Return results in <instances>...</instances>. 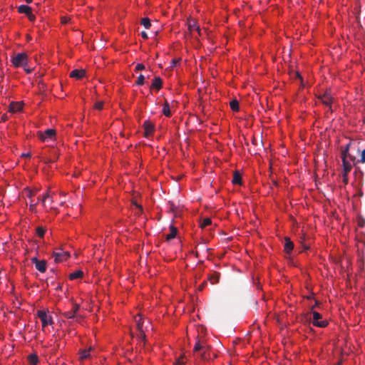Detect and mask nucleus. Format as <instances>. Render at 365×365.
I'll return each mask as SVG.
<instances>
[{
  "label": "nucleus",
  "instance_id": "nucleus-1",
  "mask_svg": "<svg viewBox=\"0 0 365 365\" xmlns=\"http://www.w3.org/2000/svg\"><path fill=\"white\" fill-rule=\"evenodd\" d=\"M210 346L205 341L197 339L193 348V353L202 360H207L210 357Z\"/></svg>",
  "mask_w": 365,
  "mask_h": 365
},
{
  "label": "nucleus",
  "instance_id": "nucleus-2",
  "mask_svg": "<svg viewBox=\"0 0 365 365\" xmlns=\"http://www.w3.org/2000/svg\"><path fill=\"white\" fill-rule=\"evenodd\" d=\"M28 56L25 53H19L11 59V62L15 67L26 66Z\"/></svg>",
  "mask_w": 365,
  "mask_h": 365
},
{
  "label": "nucleus",
  "instance_id": "nucleus-3",
  "mask_svg": "<svg viewBox=\"0 0 365 365\" xmlns=\"http://www.w3.org/2000/svg\"><path fill=\"white\" fill-rule=\"evenodd\" d=\"M37 136L42 142L48 141L49 140H52L55 138L56 130L49 128L46 130L44 132L38 131L37 132Z\"/></svg>",
  "mask_w": 365,
  "mask_h": 365
},
{
  "label": "nucleus",
  "instance_id": "nucleus-4",
  "mask_svg": "<svg viewBox=\"0 0 365 365\" xmlns=\"http://www.w3.org/2000/svg\"><path fill=\"white\" fill-rule=\"evenodd\" d=\"M318 101L326 106L329 107L330 111L331 113L333 112V110L331 109L333 98L329 91H326L323 95L319 96L318 97Z\"/></svg>",
  "mask_w": 365,
  "mask_h": 365
},
{
  "label": "nucleus",
  "instance_id": "nucleus-5",
  "mask_svg": "<svg viewBox=\"0 0 365 365\" xmlns=\"http://www.w3.org/2000/svg\"><path fill=\"white\" fill-rule=\"evenodd\" d=\"M312 314H313L312 324L314 326L321 327V328H324L327 326V324H328L327 321H326V320L320 321L319 320L322 318V316L321 314H319L317 312H312Z\"/></svg>",
  "mask_w": 365,
  "mask_h": 365
},
{
  "label": "nucleus",
  "instance_id": "nucleus-6",
  "mask_svg": "<svg viewBox=\"0 0 365 365\" xmlns=\"http://www.w3.org/2000/svg\"><path fill=\"white\" fill-rule=\"evenodd\" d=\"M32 263L35 264L36 269L41 273L46 271L47 263L46 260H38L36 257L31 259Z\"/></svg>",
  "mask_w": 365,
  "mask_h": 365
},
{
  "label": "nucleus",
  "instance_id": "nucleus-7",
  "mask_svg": "<svg viewBox=\"0 0 365 365\" xmlns=\"http://www.w3.org/2000/svg\"><path fill=\"white\" fill-rule=\"evenodd\" d=\"M37 315L41 321L43 327H45L52 323L51 317L48 316L45 311H38Z\"/></svg>",
  "mask_w": 365,
  "mask_h": 365
},
{
  "label": "nucleus",
  "instance_id": "nucleus-8",
  "mask_svg": "<svg viewBox=\"0 0 365 365\" xmlns=\"http://www.w3.org/2000/svg\"><path fill=\"white\" fill-rule=\"evenodd\" d=\"M23 106L22 102H11L9 106L8 111L12 113L19 112L22 110Z\"/></svg>",
  "mask_w": 365,
  "mask_h": 365
},
{
  "label": "nucleus",
  "instance_id": "nucleus-9",
  "mask_svg": "<svg viewBox=\"0 0 365 365\" xmlns=\"http://www.w3.org/2000/svg\"><path fill=\"white\" fill-rule=\"evenodd\" d=\"M143 126L145 130L144 135L146 138L149 137L154 132V124L152 122L146 120L143 123Z\"/></svg>",
  "mask_w": 365,
  "mask_h": 365
},
{
  "label": "nucleus",
  "instance_id": "nucleus-10",
  "mask_svg": "<svg viewBox=\"0 0 365 365\" xmlns=\"http://www.w3.org/2000/svg\"><path fill=\"white\" fill-rule=\"evenodd\" d=\"M163 86V81L159 76H155L153 81L152 84L150 86V88L151 90L155 89L156 91H159Z\"/></svg>",
  "mask_w": 365,
  "mask_h": 365
},
{
  "label": "nucleus",
  "instance_id": "nucleus-11",
  "mask_svg": "<svg viewBox=\"0 0 365 365\" xmlns=\"http://www.w3.org/2000/svg\"><path fill=\"white\" fill-rule=\"evenodd\" d=\"M86 74V71L83 69H74L70 73V77L76 79L82 78Z\"/></svg>",
  "mask_w": 365,
  "mask_h": 365
},
{
  "label": "nucleus",
  "instance_id": "nucleus-12",
  "mask_svg": "<svg viewBox=\"0 0 365 365\" xmlns=\"http://www.w3.org/2000/svg\"><path fill=\"white\" fill-rule=\"evenodd\" d=\"M53 256L54 257V260L56 262L58 263L62 262L63 259H66L67 257H69V254L67 252H54L53 253Z\"/></svg>",
  "mask_w": 365,
  "mask_h": 365
},
{
  "label": "nucleus",
  "instance_id": "nucleus-13",
  "mask_svg": "<svg viewBox=\"0 0 365 365\" xmlns=\"http://www.w3.org/2000/svg\"><path fill=\"white\" fill-rule=\"evenodd\" d=\"M284 251L289 254L290 253L293 248H294V244L293 242L290 240V239L289 237H285L284 238Z\"/></svg>",
  "mask_w": 365,
  "mask_h": 365
},
{
  "label": "nucleus",
  "instance_id": "nucleus-14",
  "mask_svg": "<svg viewBox=\"0 0 365 365\" xmlns=\"http://www.w3.org/2000/svg\"><path fill=\"white\" fill-rule=\"evenodd\" d=\"M220 278V274L217 272H213L208 276V280L212 284H217L219 282Z\"/></svg>",
  "mask_w": 365,
  "mask_h": 365
},
{
  "label": "nucleus",
  "instance_id": "nucleus-15",
  "mask_svg": "<svg viewBox=\"0 0 365 365\" xmlns=\"http://www.w3.org/2000/svg\"><path fill=\"white\" fill-rule=\"evenodd\" d=\"M170 232L166 235L165 239L168 241H170L175 238L178 233V230L176 227H175L173 225L170 226Z\"/></svg>",
  "mask_w": 365,
  "mask_h": 365
},
{
  "label": "nucleus",
  "instance_id": "nucleus-16",
  "mask_svg": "<svg viewBox=\"0 0 365 365\" xmlns=\"http://www.w3.org/2000/svg\"><path fill=\"white\" fill-rule=\"evenodd\" d=\"M230 107L233 112H240V105L237 99H233L230 102Z\"/></svg>",
  "mask_w": 365,
  "mask_h": 365
},
{
  "label": "nucleus",
  "instance_id": "nucleus-17",
  "mask_svg": "<svg viewBox=\"0 0 365 365\" xmlns=\"http://www.w3.org/2000/svg\"><path fill=\"white\" fill-rule=\"evenodd\" d=\"M188 30L192 32L193 30L197 31L198 34L200 35V27L196 25V23L194 20L188 21Z\"/></svg>",
  "mask_w": 365,
  "mask_h": 365
},
{
  "label": "nucleus",
  "instance_id": "nucleus-18",
  "mask_svg": "<svg viewBox=\"0 0 365 365\" xmlns=\"http://www.w3.org/2000/svg\"><path fill=\"white\" fill-rule=\"evenodd\" d=\"M232 182L235 185H240L242 183V176L239 172L235 171L234 173Z\"/></svg>",
  "mask_w": 365,
  "mask_h": 365
},
{
  "label": "nucleus",
  "instance_id": "nucleus-19",
  "mask_svg": "<svg viewBox=\"0 0 365 365\" xmlns=\"http://www.w3.org/2000/svg\"><path fill=\"white\" fill-rule=\"evenodd\" d=\"M174 105L173 104L170 107L169 104L166 102L163 107V114H170L172 112H175V110H173Z\"/></svg>",
  "mask_w": 365,
  "mask_h": 365
},
{
  "label": "nucleus",
  "instance_id": "nucleus-20",
  "mask_svg": "<svg viewBox=\"0 0 365 365\" xmlns=\"http://www.w3.org/2000/svg\"><path fill=\"white\" fill-rule=\"evenodd\" d=\"M32 11V9L27 5H21L18 7V11L21 14H25L26 15L29 14L30 11Z\"/></svg>",
  "mask_w": 365,
  "mask_h": 365
},
{
  "label": "nucleus",
  "instance_id": "nucleus-21",
  "mask_svg": "<svg viewBox=\"0 0 365 365\" xmlns=\"http://www.w3.org/2000/svg\"><path fill=\"white\" fill-rule=\"evenodd\" d=\"M342 164L344 173H349L352 168V165L347 160L345 159H344V161H342Z\"/></svg>",
  "mask_w": 365,
  "mask_h": 365
},
{
  "label": "nucleus",
  "instance_id": "nucleus-22",
  "mask_svg": "<svg viewBox=\"0 0 365 365\" xmlns=\"http://www.w3.org/2000/svg\"><path fill=\"white\" fill-rule=\"evenodd\" d=\"M28 361L31 365H36L38 361V356L35 354L29 355Z\"/></svg>",
  "mask_w": 365,
  "mask_h": 365
},
{
  "label": "nucleus",
  "instance_id": "nucleus-23",
  "mask_svg": "<svg viewBox=\"0 0 365 365\" xmlns=\"http://www.w3.org/2000/svg\"><path fill=\"white\" fill-rule=\"evenodd\" d=\"M83 275V272L81 270H77L69 274V279L73 280L76 279L81 278Z\"/></svg>",
  "mask_w": 365,
  "mask_h": 365
},
{
  "label": "nucleus",
  "instance_id": "nucleus-24",
  "mask_svg": "<svg viewBox=\"0 0 365 365\" xmlns=\"http://www.w3.org/2000/svg\"><path fill=\"white\" fill-rule=\"evenodd\" d=\"M188 120L190 123L197 122L199 125H200L202 122V120L199 118V115H190Z\"/></svg>",
  "mask_w": 365,
  "mask_h": 365
},
{
  "label": "nucleus",
  "instance_id": "nucleus-25",
  "mask_svg": "<svg viewBox=\"0 0 365 365\" xmlns=\"http://www.w3.org/2000/svg\"><path fill=\"white\" fill-rule=\"evenodd\" d=\"M63 315L64 317H66L67 319H73L75 317H78V316L76 315V314H74V312H72L71 309L70 311L65 312L63 314Z\"/></svg>",
  "mask_w": 365,
  "mask_h": 365
},
{
  "label": "nucleus",
  "instance_id": "nucleus-26",
  "mask_svg": "<svg viewBox=\"0 0 365 365\" xmlns=\"http://www.w3.org/2000/svg\"><path fill=\"white\" fill-rule=\"evenodd\" d=\"M141 24L146 29H148L151 26L150 20L148 18H143L141 20Z\"/></svg>",
  "mask_w": 365,
  "mask_h": 365
},
{
  "label": "nucleus",
  "instance_id": "nucleus-27",
  "mask_svg": "<svg viewBox=\"0 0 365 365\" xmlns=\"http://www.w3.org/2000/svg\"><path fill=\"white\" fill-rule=\"evenodd\" d=\"M36 232L39 237H43L46 229L43 227H37L36 228Z\"/></svg>",
  "mask_w": 365,
  "mask_h": 365
},
{
  "label": "nucleus",
  "instance_id": "nucleus-28",
  "mask_svg": "<svg viewBox=\"0 0 365 365\" xmlns=\"http://www.w3.org/2000/svg\"><path fill=\"white\" fill-rule=\"evenodd\" d=\"M92 350V348L90 347L88 349L83 350L81 353V359H84L89 356V353Z\"/></svg>",
  "mask_w": 365,
  "mask_h": 365
},
{
  "label": "nucleus",
  "instance_id": "nucleus-29",
  "mask_svg": "<svg viewBox=\"0 0 365 365\" xmlns=\"http://www.w3.org/2000/svg\"><path fill=\"white\" fill-rule=\"evenodd\" d=\"M212 220L210 218H205L203 219L202 222H201L200 227L201 228H205V227L211 225Z\"/></svg>",
  "mask_w": 365,
  "mask_h": 365
},
{
  "label": "nucleus",
  "instance_id": "nucleus-30",
  "mask_svg": "<svg viewBox=\"0 0 365 365\" xmlns=\"http://www.w3.org/2000/svg\"><path fill=\"white\" fill-rule=\"evenodd\" d=\"M145 77L143 75V74H140L138 77V79L135 82V85L137 86H142L145 83Z\"/></svg>",
  "mask_w": 365,
  "mask_h": 365
},
{
  "label": "nucleus",
  "instance_id": "nucleus-31",
  "mask_svg": "<svg viewBox=\"0 0 365 365\" xmlns=\"http://www.w3.org/2000/svg\"><path fill=\"white\" fill-rule=\"evenodd\" d=\"M94 109L96 110H98V111H101L103 110V103L100 101V102H96L95 104H94V106H93Z\"/></svg>",
  "mask_w": 365,
  "mask_h": 365
},
{
  "label": "nucleus",
  "instance_id": "nucleus-32",
  "mask_svg": "<svg viewBox=\"0 0 365 365\" xmlns=\"http://www.w3.org/2000/svg\"><path fill=\"white\" fill-rule=\"evenodd\" d=\"M138 325V329L140 330V334H139V338L142 340H144L145 338V333L141 330L142 327H141V325L140 324V322H138L137 324Z\"/></svg>",
  "mask_w": 365,
  "mask_h": 365
},
{
  "label": "nucleus",
  "instance_id": "nucleus-33",
  "mask_svg": "<svg viewBox=\"0 0 365 365\" xmlns=\"http://www.w3.org/2000/svg\"><path fill=\"white\" fill-rule=\"evenodd\" d=\"M350 158L351 160H353V158L349 155V152L345 153L344 150L341 151V160L344 161V159L347 160V158Z\"/></svg>",
  "mask_w": 365,
  "mask_h": 365
},
{
  "label": "nucleus",
  "instance_id": "nucleus-34",
  "mask_svg": "<svg viewBox=\"0 0 365 365\" xmlns=\"http://www.w3.org/2000/svg\"><path fill=\"white\" fill-rule=\"evenodd\" d=\"M79 308H80V305L79 304H73L71 310H72V312H74V314H76V315H77V313H78V311Z\"/></svg>",
  "mask_w": 365,
  "mask_h": 365
},
{
  "label": "nucleus",
  "instance_id": "nucleus-35",
  "mask_svg": "<svg viewBox=\"0 0 365 365\" xmlns=\"http://www.w3.org/2000/svg\"><path fill=\"white\" fill-rule=\"evenodd\" d=\"M145 69V66L143 63H138L135 66V71H142Z\"/></svg>",
  "mask_w": 365,
  "mask_h": 365
},
{
  "label": "nucleus",
  "instance_id": "nucleus-36",
  "mask_svg": "<svg viewBox=\"0 0 365 365\" xmlns=\"http://www.w3.org/2000/svg\"><path fill=\"white\" fill-rule=\"evenodd\" d=\"M71 19L67 16H63L61 17V23L63 24H66L70 21Z\"/></svg>",
  "mask_w": 365,
  "mask_h": 365
},
{
  "label": "nucleus",
  "instance_id": "nucleus-37",
  "mask_svg": "<svg viewBox=\"0 0 365 365\" xmlns=\"http://www.w3.org/2000/svg\"><path fill=\"white\" fill-rule=\"evenodd\" d=\"M48 198H50V195L49 193L47 192L46 195H43V198L41 199V202L44 205L46 200Z\"/></svg>",
  "mask_w": 365,
  "mask_h": 365
},
{
  "label": "nucleus",
  "instance_id": "nucleus-38",
  "mask_svg": "<svg viewBox=\"0 0 365 365\" xmlns=\"http://www.w3.org/2000/svg\"><path fill=\"white\" fill-rule=\"evenodd\" d=\"M26 16L30 21H33L35 20V16L31 13V11H30Z\"/></svg>",
  "mask_w": 365,
  "mask_h": 365
},
{
  "label": "nucleus",
  "instance_id": "nucleus-39",
  "mask_svg": "<svg viewBox=\"0 0 365 365\" xmlns=\"http://www.w3.org/2000/svg\"><path fill=\"white\" fill-rule=\"evenodd\" d=\"M348 173H343V181L345 184L348 183Z\"/></svg>",
  "mask_w": 365,
  "mask_h": 365
},
{
  "label": "nucleus",
  "instance_id": "nucleus-40",
  "mask_svg": "<svg viewBox=\"0 0 365 365\" xmlns=\"http://www.w3.org/2000/svg\"><path fill=\"white\" fill-rule=\"evenodd\" d=\"M180 62V59H173L171 61V66H175Z\"/></svg>",
  "mask_w": 365,
  "mask_h": 365
},
{
  "label": "nucleus",
  "instance_id": "nucleus-41",
  "mask_svg": "<svg viewBox=\"0 0 365 365\" xmlns=\"http://www.w3.org/2000/svg\"><path fill=\"white\" fill-rule=\"evenodd\" d=\"M207 285V282L206 281H204L198 287V290L199 291H202L204 287Z\"/></svg>",
  "mask_w": 365,
  "mask_h": 365
},
{
  "label": "nucleus",
  "instance_id": "nucleus-42",
  "mask_svg": "<svg viewBox=\"0 0 365 365\" xmlns=\"http://www.w3.org/2000/svg\"><path fill=\"white\" fill-rule=\"evenodd\" d=\"M361 161L364 163H365V149L361 152Z\"/></svg>",
  "mask_w": 365,
  "mask_h": 365
},
{
  "label": "nucleus",
  "instance_id": "nucleus-43",
  "mask_svg": "<svg viewBox=\"0 0 365 365\" xmlns=\"http://www.w3.org/2000/svg\"><path fill=\"white\" fill-rule=\"evenodd\" d=\"M175 365H185L184 361H182V357L181 359H178Z\"/></svg>",
  "mask_w": 365,
  "mask_h": 365
},
{
  "label": "nucleus",
  "instance_id": "nucleus-44",
  "mask_svg": "<svg viewBox=\"0 0 365 365\" xmlns=\"http://www.w3.org/2000/svg\"><path fill=\"white\" fill-rule=\"evenodd\" d=\"M351 141L346 145V147L343 149L344 150V152L345 153H348L349 150V148H350V145H351Z\"/></svg>",
  "mask_w": 365,
  "mask_h": 365
},
{
  "label": "nucleus",
  "instance_id": "nucleus-45",
  "mask_svg": "<svg viewBox=\"0 0 365 365\" xmlns=\"http://www.w3.org/2000/svg\"><path fill=\"white\" fill-rule=\"evenodd\" d=\"M141 36L144 38V39H147L148 38V36L147 34V33L145 31H142L141 32Z\"/></svg>",
  "mask_w": 365,
  "mask_h": 365
},
{
  "label": "nucleus",
  "instance_id": "nucleus-46",
  "mask_svg": "<svg viewBox=\"0 0 365 365\" xmlns=\"http://www.w3.org/2000/svg\"><path fill=\"white\" fill-rule=\"evenodd\" d=\"M318 305H319V302H318L317 301H316V302H315V304H314L313 306H312V307H311V312H312H312H314V309L315 307H317Z\"/></svg>",
  "mask_w": 365,
  "mask_h": 365
},
{
  "label": "nucleus",
  "instance_id": "nucleus-47",
  "mask_svg": "<svg viewBox=\"0 0 365 365\" xmlns=\"http://www.w3.org/2000/svg\"><path fill=\"white\" fill-rule=\"evenodd\" d=\"M21 156L24 157V158H29V157H31V154H30V153H23L21 155Z\"/></svg>",
  "mask_w": 365,
  "mask_h": 365
},
{
  "label": "nucleus",
  "instance_id": "nucleus-48",
  "mask_svg": "<svg viewBox=\"0 0 365 365\" xmlns=\"http://www.w3.org/2000/svg\"><path fill=\"white\" fill-rule=\"evenodd\" d=\"M303 250H307L309 248V246L306 244H302Z\"/></svg>",
  "mask_w": 365,
  "mask_h": 365
},
{
  "label": "nucleus",
  "instance_id": "nucleus-49",
  "mask_svg": "<svg viewBox=\"0 0 365 365\" xmlns=\"http://www.w3.org/2000/svg\"><path fill=\"white\" fill-rule=\"evenodd\" d=\"M23 67L24 68V70L26 71V73H30L32 72V69L26 68V66H23Z\"/></svg>",
  "mask_w": 365,
  "mask_h": 365
},
{
  "label": "nucleus",
  "instance_id": "nucleus-50",
  "mask_svg": "<svg viewBox=\"0 0 365 365\" xmlns=\"http://www.w3.org/2000/svg\"><path fill=\"white\" fill-rule=\"evenodd\" d=\"M7 120V115H2L1 121H6Z\"/></svg>",
  "mask_w": 365,
  "mask_h": 365
},
{
  "label": "nucleus",
  "instance_id": "nucleus-51",
  "mask_svg": "<svg viewBox=\"0 0 365 365\" xmlns=\"http://www.w3.org/2000/svg\"><path fill=\"white\" fill-rule=\"evenodd\" d=\"M296 78H299L300 80H302V76H301V75L299 74V73H298V72H297V73H296Z\"/></svg>",
  "mask_w": 365,
  "mask_h": 365
},
{
  "label": "nucleus",
  "instance_id": "nucleus-52",
  "mask_svg": "<svg viewBox=\"0 0 365 365\" xmlns=\"http://www.w3.org/2000/svg\"><path fill=\"white\" fill-rule=\"evenodd\" d=\"M135 205H136V207H137L138 208H139L140 211L141 212V211H142V210H143L142 207H141V206H140V205H137V204H135Z\"/></svg>",
  "mask_w": 365,
  "mask_h": 365
},
{
  "label": "nucleus",
  "instance_id": "nucleus-53",
  "mask_svg": "<svg viewBox=\"0 0 365 365\" xmlns=\"http://www.w3.org/2000/svg\"><path fill=\"white\" fill-rule=\"evenodd\" d=\"M34 207H35V204L34 205H30V209L33 210Z\"/></svg>",
  "mask_w": 365,
  "mask_h": 365
},
{
  "label": "nucleus",
  "instance_id": "nucleus-54",
  "mask_svg": "<svg viewBox=\"0 0 365 365\" xmlns=\"http://www.w3.org/2000/svg\"><path fill=\"white\" fill-rule=\"evenodd\" d=\"M26 3H31V0H26Z\"/></svg>",
  "mask_w": 365,
  "mask_h": 365
},
{
  "label": "nucleus",
  "instance_id": "nucleus-55",
  "mask_svg": "<svg viewBox=\"0 0 365 365\" xmlns=\"http://www.w3.org/2000/svg\"><path fill=\"white\" fill-rule=\"evenodd\" d=\"M57 289H61V285H58V286L57 287Z\"/></svg>",
  "mask_w": 365,
  "mask_h": 365
},
{
  "label": "nucleus",
  "instance_id": "nucleus-56",
  "mask_svg": "<svg viewBox=\"0 0 365 365\" xmlns=\"http://www.w3.org/2000/svg\"><path fill=\"white\" fill-rule=\"evenodd\" d=\"M195 255H196V257H198V252H196Z\"/></svg>",
  "mask_w": 365,
  "mask_h": 365
},
{
  "label": "nucleus",
  "instance_id": "nucleus-57",
  "mask_svg": "<svg viewBox=\"0 0 365 365\" xmlns=\"http://www.w3.org/2000/svg\"><path fill=\"white\" fill-rule=\"evenodd\" d=\"M363 121H364V123H365V117L364 118Z\"/></svg>",
  "mask_w": 365,
  "mask_h": 365
}]
</instances>
